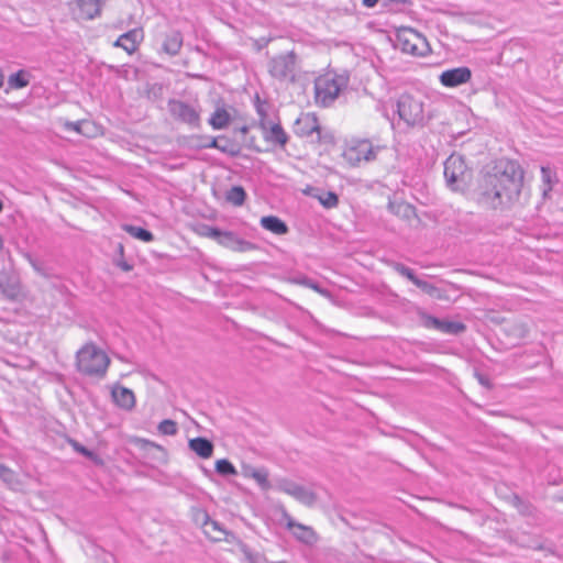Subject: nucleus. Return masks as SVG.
<instances>
[{
  "label": "nucleus",
  "instance_id": "1",
  "mask_svg": "<svg viewBox=\"0 0 563 563\" xmlns=\"http://www.w3.org/2000/svg\"><path fill=\"white\" fill-rule=\"evenodd\" d=\"M523 170L514 161L499 159L478 180L473 199L487 209L509 208L519 197Z\"/></svg>",
  "mask_w": 563,
  "mask_h": 563
},
{
  "label": "nucleus",
  "instance_id": "2",
  "mask_svg": "<svg viewBox=\"0 0 563 563\" xmlns=\"http://www.w3.org/2000/svg\"><path fill=\"white\" fill-rule=\"evenodd\" d=\"M347 78L335 74H324L314 81L316 103L322 107L330 106L346 87Z\"/></svg>",
  "mask_w": 563,
  "mask_h": 563
},
{
  "label": "nucleus",
  "instance_id": "3",
  "mask_svg": "<svg viewBox=\"0 0 563 563\" xmlns=\"http://www.w3.org/2000/svg\"><path fill=\"white\" fill-rule=\"evenodd\" d=\"M109 363L108 355L93 344H86L77 352V367L86 375H103Z\"/></svg>",
  "mask_w": 563,
  "mask_h": 563
},
{
  "label": "nucleus",
  "instance_id": "4",
  "mask_svg": "<svg viewBox=\"0 0 563 563\" xmlns=\"http://www.w3.org/2000/svg\"><path fill=\"white\" fill-rule=\"evenodd\" d=\"M399 118L408 125H419L424 122V98L421 95L402 93L397 100Z\"/></svg>",
  "mask_w": 563,
  "mask_h": 563
},
{
  "label": "nucleus",
  "instance_id": "5",
  "mask_svg": "<svg viewBox=\"0 0 563 563\" xmlns=\"http://www.w3.org/2000/svg\"><path fill=\"white\" fill-rule=\"evenodd\" d=\"M382 150V146L374 145L369 140H352L346 145L343 157L350 166L355 167L375 161Z\"/></svg>",
  "mask_w": 563,
  "mask_h": 563
},
{
  "label": "nucleus",
  "instance_id": "6",
  "mask_svg": "<svg viewBox=\"0 0 563 563\" xmlns=\"http://www.w3.org/2000/svg\"><path fill=\"white\" fill-rule=\"evenodd\" d=\"M396 47L413 56H426L430 52L427 38L410 27H401L397 31Z\"/></svg>",
  "mask_w": 563,
  "mask_h": 563
},
{
  "label": "nucleus",
  "instance_id": "7",
  "mask_svg": "<svg viewBox=\"0 0 563 563\" xmlns=\"http://www.w3.org/2000/svg\"><path fill=\"white\" fill-rule=\"evenodd\" d=\"M444 177L449 187L453 190H461L470 178V172L464 158L461 155L452 154L444 162Z\"/></svg>",
  "mask_w": 563,
  "mask_h": 563
},
{
  "label": "nucleus",
  "instance_id": "8",
  "mask_svg": "<svg viewBox=\"0 0 563 563\" xmlns=\"http://www.w3.org/2000/svg\"><path fill=\"white\" fill-rule=\"evenodd\" d=\"M170 115L178 122L187 124L191 129L200 126L201 109L197 103H188L178 99H170L167 104Z\"/></svg>",
  "mask_w": 563,
  "mask_h": 563
},
{
  "label": "nucleus",
  "instance_id": "9",
  "mask_svg": "<svg viewBox=\"0 0 563 563\" xmlns=\"http://www.w3.org/2000/svg\"><path fill=\"white\" fill-rule=\"evenodd\" d=\"M268 73L278 80H294L296 70V55L294 52L280 54L269 59Z\"/></svg>",
  "mask_w": 563,
  "mask_h": 563
},
{
  "label": "nucleus",
  "instance_id": "10",
  "mask_svg": "<svg viewBox=\"0 0 563 563\" xmlns=\"http://www.w3.org/2000/svg\"><path fill=\"white\" fill-rule=\"evenodd\" d=\"M257 112L261 115L258 126L263 133L264 140L273 145L284 148L288 142V134L285 132L283 126L279 123L267 121L266 114L261 108L257 109Z\"/></svg>",
  "mask_w": 563,
  "mask_h": 563
},
{
  "label": "nucleus",
  "instance_id": "11",
  "mask_svg": "<svg viewBox=\"0 0 563 563\" xmlns=\"http://www.w3.org/2000/svg\"><path fill=\"white\" fill-rule=\"evenodd\" d=\"M276 489L294 497L299 503L312 506L316 503V495L308 488L289 479H279L276 483Z\"/></svg>",
  "mask_w": 563,
  "mask_h": 563
},
{
  "label": "nucleus",
  "instance_id": "12",
  "mask_svg": "<svg viewBox=\"0 0 563 563\" xmlns=\"http://www.w3.org/2000/svg\"><path fill=\"white\" fill-rule=\"evenodd\" d=\"M472 78V71L468 67L462 66L442 71L439 80L442 86L448 88H455L466 84Z\"/></svg>",
  "mask_w": 563,
  "mask_h": 563
},
{
  "label": "nucleus",
  "instance_id": "13",
  "mask_svg": "<svg viewBox=\"0 0 563 563\" xmlns=\"http://www.w3.org/2000/svg\"><path fill=\"white\" fill-rule=\"evenodd\" d=\"M286 528L300 542L312 545L317 542L318 537L314 530L302 523L296 522L290 516L286 515Z\"/></svg>",
  "mask_w": 563,
  "mask_h": 563
},
{
  "label": "nucleus",
  "instance_id": "14",
  "mask_svg": "<svg viewBox=\"0 0 563 563\" xmlns=\"http://www.w3.org/2000/svg\"><path fill=\"white\" fill-rule=\"evenodd\" d=\"M218 243L234 252H249L256 249V245L250 241L241 239L231 231H222Z\"/></svg>",
  "mask_w": 563,
  "mask_h": 563
},
{
  "label": "nucleus",
  "instance_id": "15",
  "mask_svg": "<svg viewBox=\"0 0 563 563\" xmlns=\"http://www.w3.org/2000/svg\"><path fill=\"white\" fill-rule=\"evenodd\" d=\"M319 122L313 113H301L294 124V133L298 136H309L319 132Z\"/></svg>",
  "mask_w": 563,
  "mask_h": 563
},
{
  "label": "nucleus",
  "instance_id": "16",
  "mask_svg": "<svg viewBox=\"0 0 563 563\" xmlns=\"http://www.w3.org/2000/svg\"><path fill=\"white\" fill-rule=\"evenodd\" d=\"M142 40L143 31L141 29H133L120 35L113 45L123 48L128 54H133Z\"/></svg>",
  "mask_w": 563,
  "mask_h": 563
},
{
  "label": "nucleus",
  "instance_id": "17",
  "mask_svg": "<svg viewBox=\"0 0 563 563\" xmlns=\"http://www.w3.org/2000/svg\"><path fill=\"white\" fill-rule=\"evenodd\" d=\"M106 0H77V18L92 20L101 13Z\"/></svg>",
  "mask_w": 563,
  "mask_h": 563
},
{
  "label": "nucleus",
  "instance_id": "18",
  "mask_svg": "<svg viewBox=\"0 0 563 563\" xmlns=\"http://www.w3.org/2000/svg\"><path fill=\"white\" fill-rule=\"evenodd\" d=\"M183 34L177 30L166 33L162 43V51L169 56H176L183 47Z\"/></svg>",
  "mask_w": 563,
  "mask_h": 563
},
{
  "label": "nucleus",
  "instance_id": "19",
  "mask_svg": "<svg viewBox=\"0 0 563 563\" xmlns=\"http://www.w3.org/2000/svg\"><path fill=\"white\" fill-rule=\"evenodd\" d=\"M205 520L202 529L205 534L212 541H221L225 539L227 531L221 523L212 520L206 512L203 514Z\"/></svg>",
  "mask_w": 563,
  "mask_h": 563
},
{
  "label": "nucleus",
  "instance_id": "20",
  "mask_svg": "<svg viewBox=\"0 0 563 563\" xmlns=\"http://www.w3.org/2000/svg\"><path fill=\"white\" fill-rule=\"evenodd\" d=\"M112 398L119 407L126 410L132 409L135 405L134 393L126 387L119 386L113 388Z\"/></svg>",
  "mask_w": 563,
  "mask_h": 563
},
{
  "label": "nucleus",
  "instance_id": "21",
  "mask_svg": "<svg viewBox=\"0 0 563 563\" xmlns=\"http://www.w3.org/2000/svg\"><path fill=\"white\" fill-rule=\"evenodd\" d=\"M189 449L194 451L201 459H209L213 453V444L206 438L190 439L188 442Z\"/></svg>",
  "mask_w": 563,
  "mask_h": 563
},
{
  "label": "nucleus",
  "instance_id": "22",
  "mask_svg": "<svg viewBox=\"0 0 563 563\" xmlns=\"http://www.w3.org/2000/svg\"><path fill=\"white\" fill-rule=\"evenodd\" d=\"M260 223L263 229L276 235H284L288 232L287 224L282 219L275 216L262 217Z\"/></svg>",
  "mask_w": 563,
  "mask_h": 563
},
{
  "label": "nucleus",
  "instance_id": "23",
  "mask_svg": "<svg viewBox=\"0 0 563 563\" xmlns=\"http://www.w3.org/2000/svg\"><path fill=\"white\" fill-rule=\"evenodd\" d=\"M206 148H217L222 153L235 156L238 148L235 145L224 136L211 137L207 144L203 145Z\"/></svg>",
  "mask_w": 563,
  "mask_h": 563
},
{
  "label": "nucleus",
  "instance_id": "24",
  "mask_svg": "<svg viewBox=\"0 0 563 563\" xmlns=\"http://www.w3.org/2000/svg\"><path fill=\"white\" fill-rule=\"evenodd\" d=\"M231 121V114L225 108L219 107L214 110L209 119V124L213 130H222L229 125Z\"/></svg>",
  "mask_w": 563,
  "mask_h": 563
},
{
  "label": "nucleus",
  "instance_id": "25",
  "mask_svg": "<svg viewBox=\"0 0 563 563\" xmlns=\"http://www.w3.org/2000/svg\"><path fill=\"white\" fill-rule=\"evenodd\" d=\"M542 196L548 198L553 185L558 181L555 173L549 166L541 167Z\"/></svg>",
  "mask_w": 563,
  "mask_h": 563
},
{
  "label": "nucleus",
  "instance_id": "26",
  "mask_svg": "<svg viewBox=\"0 0 563 563\" xmlns=\"http://www.w3.org/2000/svg\"><path fill=\"white\" fill-rule=\"evenodd\" d=\"M432 323L438 330L449 334H459L465 330V325L461 322L443 321L433 318Z\"/></svg>",
  "mask_w": 563,
  "mask_h": 563
},
{
  "label": "nucleus",
  "instance_id": "27",
  "mask_svg": "<svg viewBox=\"0 0 563 563\" xmlns=\"http://www.w3.org/2000/svg\"><path fill=\"white\" fill-rule=\"evenodd\" d=\"M30 82V75L27 71L21 69L9 76L8 85L11 89H22Z\"/></svg>",
  "mask_w": 563,
  "mask_h": 563
},
{
  "label": "nucleus",
  "instance_id": "28",
  "mask_svg": "<svg viewBox=\"0 0 563 563\" xmlns=\"http://www.w3.org/2000/svg\"><path fill=\"white\" fill-rule=\"evenodd\" d=\"M225 199L233 206L240 207L245 202L246 192L243 187L233 186L227 191Z\"/></svg>",
  "mask_w": 563,
  "mask_h": 563
},
{
  "label": "nucleus",
  "instance_id": "29",
  "mask_svg": "<svg viewBox=\"0 0 563 563\" xmlns=\"http://www.w3.org/2000/svg\"><path fill=\"white\" fill-rule=\"evenodd\" d=\"M123 230L129 233L131 236L141 240L143 242H152L154 240V235L148 230H145L141 227H135L132 224H125Z\"/></svg>",
  "mask_w": 563,
  "mask_h": 563
},
{
  "label": "nucleus",
  "instance_id": "30",
  "mask_svg": "<svg viewBox=\"0 0 563 563\" xmlns=\"http://www.w3.org/2000/svg\"><path fill=\"white\" fill-rule=\"evenodd\" d=\"M252 478L263 490H268L271 488L267 470L260 467L254 474H252Z\"/></svg>",
  "mask_w": 563,
  "mask_h": 563
},
{
  "label": "nucleus",
  "instance_id": "31",
  "mask_svg": "<svg viewBox=\"0 0 563 563\" xmlns=\"http://www.w3.org/2000/svg\"><path fill=\"white\" fill-rule=\"evenodd\" d=\"M319 202L328 209L335 208L339 203L338 195L333 191H327L318 196Z\"/></svg>",
  "mask_w": 563,
  "mask_h": 563
},
{
  "label": "nucleus",
  "instance_id": "32",
  "mask_svg": "<svg viewBox=\"0 0 563 563\" xmlns=\"http://www.w3.org/2000/svg\"><path fill=\"white\" fill-rule=\"evenodd\" d=\"M216 471L221 475H236L238 473L234 465L225 459L216 462Z\"/></svg>",
  "mask_w": 563,
  "mask_h": 563
},
{
  "label": "nucleus",
  "instance_id": "33",
  "mask_svg": "<svg viewBox=\"0 0 563 563\" xmlns=\"http://www.w3.org/2000/svg\"><path fill=\"white\" fill-rule=\"evenodd\" d=\"M0 479L8 485H14L18 483L15 472L1 463H0Z\"/></svg>",
  "mask_w": 563,
  "mask_h": 563
},
{
  "label": "nucleus",
  "instance_id": "34",
  "mask_svg": "<svg viewBox=\"0 0 563 563\" xmlns=\"http://www.w3.org/2000/svg\"><path fill=\"white\" fill-rule=\"evenodd\" d=\"M158 431L164 435H174L177 433V424L173 420L165 419L159 422Z\"/></svg>",
  "mask_w": 563,
  "mask_h": 563
},
{
  "label": "nucleus",
  "instance_id": "35",
  "mask_svg": "<svg viewBox=\"0 0 563 563\" xmlns=\"http://www.w3.org/2000/svg\"><path fill=\"white\" fill-rule=\"evenodd\" d=\"M394 269L399 273L401 276L408 278L410 282H412L413 284H416V282L419 279L413 271L407 266H405L404 264H400V263H395L394 264Z\"/></svg>",
  "mask_w": 563,
  "mask_h": 563
},
{
  "label": "nucleus",
  "instance_id": "36",
  "mask_svg": "<svg viewBox=\"0 0 563 563\" xmlns=\"http://www.w3.org/2000/svg\"><path fill=\"white\" fill-rule=\"evenodd\" d=\"M221 232L222 231L220 229L214 228V227H210V225H202L199 229V234L201 236L212 239V240H214L217 242L219 241Z\"/></svg>",
  "mask_w": 563,
  "mask_h": 563
},
{
  "label": "nucleus",
  "instance_id": "37",
  "mask_svg": "<svg viewBox=\"0 0 563 563\" xmlns=\"http://www.w3.org/2000/svg\"><path fill=\"white\" fill-rule=\"evenodd\" d=\"M296 283L299 284V285H302L305 287L311 288V289H313L314 291H317V292H319L321 295H325L327 294V291L323 288H321L317 283H314L310 278L302 277V278L296 279Z\"/></svg>",
  "mask_w": 563,
  "mask_h": 563
},
{
  "label": "nucleus",
  "instance_id": "38",
  "mask_svg": "<svg viewBox=\"0 0 563 563\" xmlns=\"http://www.w3.org/2000/svg\"><path fill=\"white\" fill-rule=\"evenodd\" d=\"M88 123L86 121H77V122H65L64 128L66 131H74L76 133H84L82 128Z\"/></svg>",
  "mask_w": 563,
  "mask_h": 563
},
{
  "label": "nucleus",
  "instance_id": "39",
  "mask_svg": "<svg viewBox=\"0 0 563 563\" xmlns=\"http://www.w3.org/2000/svg\"><path fill=\"white\" fill-rule=\"evenodd\" d=\"M417 287H419L420 289H422L424 292H427L428 295L430 296H435L438 289L437 287H434L433 285L422 280V279H418L415 284Z\"/></svg>",
  "mask_w": 563,
  "mask_h": 563
},
{
  "label": "nucleus",
  "instance_id": "40",
  "mask_svg": "<svg viewBox=\"0 0 563 563\" xmlns=\"http://www.w3.org/2000/svg\"><path fill=\"white\" fill-rule=\"evenodd\" d=\"M389 209L393 211V212H399L400 210H404V214L405 216H408L409 212H411V207L409 205H406V203H399V205H394V203H389Z\"/></svg>",
  "mask_w": 563,
  "mask_h": 563
},
{
  "label": "nucleus",
  "instance_id": "41",
  "mask_svg": "<svg viewBox=\"0 0 563 563\" xmlns=\"http://www.w3.org/2000/svg\"><path fill=\"white\" fill-rule=\"evenodd\" d=\"M258 468L253 467L251 465H245L242 468V474L244 477L252 478V474H254Z\"/></svg>",
  "mask_w": 563,
  "mask_h": 563
},
{
  "label": "nucleus",
  "instance_id": "42",
  "mask_svg": "<svg viewBox=\"0 0 563 563\" xmlns=\"http://www.w3.org/2000/svg\"><path fill=\"white\" fill-rule=\"evenodd\" d=\"M27 258H29V262H30V264L32 265V267H33V268H34L38 274L44 275V272H43V269H42L41 264H40L36 260L32 258L31 256H27Z\"/></svg>",
  "mask_w": 563,
  "mask_h": 563
},
{
  "label": "nucleus",
  "instance_id": "43",
  "mask_svg": "<svg viewBox=\"0 0 563 563\" xmlns=\"http://www.w3.org/2000/svg\"><path fill=\"white\" fill-rule=\"evenodd\" d=\"M75 448L78 452H80L81 454L86 455V456H90L91 455V452L86 449L85 446H81L79 444H75Z\"/></svg>",
  "mask_w": 563,
  "mask_h": 563
},
{
  "label": "nucleus",
  "instance_id": "44",
  "mask_svg": "<svg viewBox=\"0 0 563 563\" xmlns=\"http://www.w3.org/2000/svg\"><path fill=\"white\" fill-rule=\"evenodd\" d=\"M379 0H363V5L366 8H374Z\"/></svg>",
  "mask_w": 563,
  "mask_h": 563
},
{
  "label": "nucleus",
  "instance_id": "45",
  "mask_svg": "<svg viewBox=\"0 0 563 563\" xmlns=\"http://www.w3.org/2000/svg\"><path fill=\"white\" fill-rule=\"evenodd\" d=\"M3 82H4V75H3L2 70L0 69V88L3 86Z\"/></svg>",
  "mask_w": 563,
  "mask_h": 563
},
{
  "label": "nucleus",
  "instance_id": "46",
  "mask_svg": "<svg viewBox=\"0 0 563 563\" xmlns=\"http://www.w3.org/2000/svg\"><path fill=\"white\" fill-rule=\"evenodd\" d=\"M240 132L242 134H246L249 132V128L246 125H243L241 129H240Z\"/></svg>",
  "mask_w": 563,
  "mask_h": 563
},
{
  "label": "nucleus",
  "instance_id": "47",
  "mask_svg": "<svg viewBox=\"0 0 563 563\" xmlns=\"http://www.w3.org/2000/svg\"><path fill=\"white\" fill-rule=\"evenodd\" d=\"M121 267H122V269H124V271H126V272L131 269V266H130V265H128L126 263H123V264L121 265Z\"/></svg>",
  "mask_w": 563,
  "mask_h": 563
},
{
  "label": "nucleus",
  "instance_id": "48",
  "mask_svg": "<svg viewBox=\"0 0 563 563\" xmlns=\"http://www.w3.org/2000/svg\"><path fill=\"white\" fill-rule=\"evenodd\" d=\"M250 561L251 563H256V561L252 556H250Z\"/></svg>",
  "mask_w": 563,
  "mask_h": 563
}]
</instances>
